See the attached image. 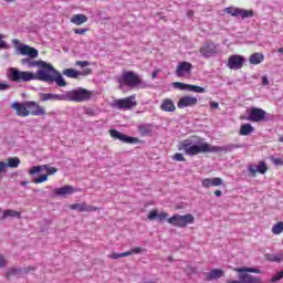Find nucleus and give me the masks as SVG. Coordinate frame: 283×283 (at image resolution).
Segmentation results:
<instances>
[{
    "label": "nucleus",
    "instance_id": "48",
    "mask_svg": "<svg viewBox=\"0 0 283 283\" xmlns=\"http://www.w3.org/2000/svg\"><path fill=\"white\" fill-rule=\"evenodd\" d=\"M6 266H8V259L3 254H0V269H6Z\"/></svg>",
    "mask_w": 283,
    "mask_h": 283
},
{
    "label": "nucleus",
    "instance_id": "45",
    "mask_svg": "<svg viewBox=\"0 0 283 283\" xmlns=\"http://www.w3.org/2000/svg\"><path fill=\"white\" fill-rule=\"evenodd\" d=\"M248 170H249V174L252 178H255L256 174H258V166H253V165H250L248 167Z\"/></svg>",
    "mask_w": 283,
    "mask_h": 283
},
{
    "label": "nucleus",
    "instance_id": "20",
    "mask_svg": "<svg viewBox=\"0 0 283 283\" xmlns=\"http://www.w3.org/2000/svg\"><path fill=\"white\" fill-rule=\"evenodd\" d=\"M222 185H224V180L220 177L206 178L201 180V186L205 189H209L210 187H220Z\"/></svg>",
    "mask_w": 283,
    "mask_h": 283
},
{
    "label": "nucleus",
    "instance_id": "64",
    "mask_svg": "<svg viewBox=\"0 0 283 283\" xmlns=\"http://www.w3.org/2000/svg\"><path fill=\"white\" fill-rule=\"evenodd\" d=\"M279 143H283V136L279 137Z\"/></svg>",
    "mask_w": 283,
    "mask_h": 283
},
{
    "label": "nucleus",
    "instance_id": "47",
    "mask_svg": "<svg viewBox=\"0 0 283 283\" xmlns=\"http://www.w3.org/2000/svg\"><path fill=\"white\" fill-rule=\"evenodd\" d=\"M174 160H177V163H185V156L181 153H176L174 155Z\"/></svg>",
    "mask_w": 283,
    "mask_h": 283
},
{
    "label": "nucleus",
    "instance_id": "60",
    "mask_svg": "<svg viewBox=\"0 0 283 283\" xmlns=\"http://www.w3.org/2000/svg\"><path fill=\"white\" fill-rule=\"evenodd\" d=\"M214 196H217V198H220V196H222V191L216 190V191H214Z\"/></svg>",
    "mask_w": 283,
    "mask_h": 283
},
{
    "label": "nucleus",
    "instance_id": "13",
    "mask_svg": "<svg viewBox=\"0 0 283 283\" xmlns=\"http://www.w3.org/2000/svg\"><path fill=\"white\" fill-rule=\"evenodd\" d=\"M109 134L112 138H115V140H120L122 143H127L128 145H134L135 143H138V138L129 137L116 129H112Z\"/></svg>",
    "mask_w": 283,
    "mask_h": 283
},
{
    "label": "nucleus",
    "instance_id": "22",
    "mask_svg": "<svg viewBox=\"0 0 283 283\" xmlns=\"http://www.w3.org/2000/svg\"><path fill=\"white\" fill-rule=\"evenodd\" d=\"M70 209H72L73 211H80V212L98 211V208L96 206H90L87 203H73L70 206Z\"/></svg>",
    "mask_w": 283,
    "mask_h": 283
},
{
    "label": "nucleus",
    "instance_id": "62",
    "mask_svg": "<svg viewBox=\"0 0 283 283\" xmlns=\"http://www.w3.org/2000/svg\"><path fill=\"white\" fill-rule=\"evenodd\" d=\"M187 17H189V18L193 17V11H192V10H189V11L187 12Z\"/></svg>",
    "mask_w": 283,
    "mask_h": 283
},
{
    "label": "nucleus",
    "instance_id": "55",
    "mask_svg": "<svg viewBox=\"0 0 283 283\" xmlns=\"http://www.w3.org/2000/svg\"><path fill=\"white\" fill-rule=\"evenodd\" d=\"M7 168H8V164L0 161V174L6 171Z\"/></svg>",
    "mask_w": 283,
    "mask_h": 283
},
{
    "label": "nucleus",
    "instance_id": "39",
    "mask_svg": "<svg viewBox=\"0 0 283 283\" xmlns=\"http://www.w3.org/2000/svg\"><path fill=\"white\" fill-rule=\"evenodd\" d=\"M283 232V222L280 221L276 224H274L272 227V233H274V235H280V233Z\"/></svg>",
    "mask_w": 283,
    "mask_h": 283
},
{
    "label": "nucleus",
    "instance_id": "28",
    "mask_svg": "<svg viewBox=\"0 0 283 283\" xmlns=\"http://www.w3.org/2000/svg\"><path fill=\"white\" fill-rule=\"evenodd\" d=\"M25 273V269L23 268H9L6 271V277L10 280V277H14V275H23Z\"/></svg>",
    "mask_w": 283,
    "mask_h": 283
},
{
    "label": "nucleus",
    "instance_id": "16",
    "mask_svg": "<svg viewBox=\"0 0 283 283\" xmlns=\"http://www.w3.org/2000/svg\"><path fill=\"white\" fill-rule=\"evenodd\" d=\"M11 109L15 111L17 116H22V117L30 116L28 102H23V103L14 102L11 104Z\"/></svg>",
    "mask_w": 283,
    "mask_h": 283
},
{
    "label": "nucleus",
    "instance_id": "27",
    "mask_svg": "<svg viewBox=\"0 0 283 283\" xmlns=\"http://www.w3.org/2000/svg\"><path fill=\"white\" fill-rule=\"evenodd\" d=\"M34 59L36 57H24L21 60L22 65H27V67L32 69V67H39V65H42V61H35Z\"/></svg>",
    "mask_w": 283,
    "mask_h": 283
},
{
    "label": "nucleus",
    "instance_id": "61",
    "mask_svg": "<svg viewBox=\"0 0 283 283\" xmlns=\"http://www.w3.org/2000/svg\"><path fill=\"white\" fill-rule=\"evenodd\" d=\"M151 78H158V71L153 72Z\"/></svg>",
    "mask_w": 283,
    "mask_h": 283
},
{
    "label": "nucleus",
    "instance_id": "15",
    "mask_svg": "<svg viewBox=\"0 0 283 283\" xmlns=\"http://www.w3.org/2000/svg\"><path fill=\"white\" fill-rule=\"evenodd\" d=\"M27 107L29 109V116H45V108L39 105L36 102H28Z\"/></svg>",
    "mask_w": 283,
    "mask_h": 283
},
{
    "label": "nucleus",
    "instance_id": "41",
    "mask_svg": "<svg viewBox=\"0 0 283 283\" xmlns=\"http://www.w3.org/2000/svg\"><path fill=\"white\" fill-rule=\"evenodd\" d=\"M143 251H145V249L138 247L127 251L126 254H127V258H129V255H138V253H143Z\"/></svg>",
    "mask_w": 283,
    "mask_h": 283
},
{
    "label": "nucleus",
    "instance_id": "7",
    "mask_svg": "<svg viewBox=\"0 0 283 283\" xmlns=\"http://www.w3.org/2000/svg\"><path fill=\"white\" fill-rule=\"evenodd\" d=\"M196 222V218L193 214H174L168 219V224H171L172 227H179L180 229H185L188 224H193Z\"/></svg>",
    "mask_w": 283,
    "mask_h": 283
},
{
    "label": "nucleus",
    "instance_id": "38",
    "mask_svg": "<svg viewBox=\"0 0 283 283\" xmlns=\"http://www.w3.org/2000/svg\"><path fill=\"white\" fill-rule=\"evenodd\" d=\"M21 165V159L19 157H12L7 160V167H10L11 169H17Z\"/></svg>",
    "mask_w": 283,
    "mask_h": 283
},
{
    "label": "nucleus",
    "instance_id": "42",
    "mask_svg": "<svg viewBox=\"0 0 283 283\" xmlns=\"http://www.w3.org/2000/svg\"><path fill=\"white\" fill-rule=\"evenodd\" d=\"M188 92H196L197 94H205V87L190 84Z\"/></svg>",
    "mask_w": 283,
    "mask_h": 283
},
{
    "label": "nucleus",
    "instance_id": "33",
    "mask_svg": "<svg viewBox=\"0 0 283 283\" xmlns=\"http://www.w3.org/2000/svg\"><path fill=\"white\" fill-rule=\"evenodd\" d=\"M249 61L251 65H260L264 61V54L262 53H253L250 55Z\"/></svg>",
    "mask_w": 283,
    "mask_h": 283
},
{
    "label": "nucleus",
    "instance_id": "40",
    "mask_svg": "<svg viewBox=\"0 0 283 283\" xmlns=\"http://www.w3.org/2000/svg\"><path fill=\"white\" fill-rule=\"evenodd\" d=\"M189 86H190V84H185L182 82L172 83V87H175V90H181V91H188L189 92Z\"/></svg>",
    "mask_w": 283,
    "mask_h": 283
},
{
    "label": "nucleus",
    "instance_id": "24",
    "mask_svg": "<svg viewBox=\"0 0 283 283\" xmlns=\"http://www.w3.org/2000/svg\"><path fill=\"white\" fill-rule=\"evenodd\" d=\"M156 218L159 220V222H165V220L169 219V213L167 212L158 213V210L154 209L148 213V220H155Z\"/></svg>",
    "mask_w": 283,
    "mask_h": 283
},
{
    "label": "nucleus",
    "instance_id": "56",
    "mask_svg": "<svg viewBox=\"0 0 283 283\" xmlns=\"http://www.w3.org/2000/svg\"><path fill=\"white\" fill-rule=\"evenodd\" d=\"M8 48H10V45H8L6 41L0 40V49L8 50Z\"/></svg>",
    "mask_w": 283,
    "mask_h": 283
},
{
    "label": "nucleus",
    "instance_id": "23",
    "mask_svg": "<svg viewBox=\"0 0 283 283\" xmlns=\"http://www.w3.org/2000/svg\"><path fill=\"white\" fill-rule=\"evenodd\" d=\"M40 101H65V92L62 94L42 93L40 94Z\"/></svg>",
    "mask_w": 283,
    "mask_h": 283
},
{
    "label": "nucleus",
    "instance_id": "19",
    "mask_svg": "<svg viewBox=\"0 0 283 283\" xmlns=\"http://www.w3.org/2000/svg\"><path fill=\"white\" fill-rule=\"evenodd\" d=\"M191 70H193V65L189 62H180L177 65L176 75L179 77L187 76V74H191Z\"/></svg>",
    "mask_w": 283,
    "mask_h": 283
},
{
    "label": "nucleus",
    "instance_id": "59",
    "mask_svg": "<svg viewBox=\"0 0 283 283\" xmlns=\"http://www.w3.org/2000/svg\"><path fill=\"white\" fill-rule=\"evenodd\" d=\"M24 269V273H30V271H34V268L29 266V268H22Z\"/></svg>",
    "mask_w": 283,
    "mask_h": 283
},
{
    "label": "nucleus",
    "instance_id": "9",
    "mask_svg": "<svg viewBox=\"0 0 283 283\" xmlns=\"http://www.w3.org/2000/svg\"><path fill=\"white\" fill-rule=\"evenodd\" d=\"M136 95H130L128 97L115 99L113 102V107H116V109H133V107H136Z\"/></svg>",
    "mask_w": 283,
    "mask_h": 283
},
{
    "label": "nucleus",
    "instance_id": "11",
    "mask_svg": "<svg viewBox=\"0 0 283 283\" xmlns=\"http://www.w3.org/2000/svg\"><path fill=\"white\" fill-rule=\"evenodd\" d=\"M248 120L252 123H262V120H266V112L262 108L252 107L249 109Z\"/></svg>",
    "mask_w": 283,
    "mask_h": 283
},
{
    "label": "nucleus",
    "instance_id": "54",
    "mask_svg": "<svg viewBox=\"0 0 283 283\" xmlns=\"http://www.w3.org/2000/svg\"><path fill=\"white\" fill-rule=\"evenodd\" d=\"M90 74H92V69H84V70L81 72V75H83V76H87V75H90Z\"/></svg>",
    "mask_w": 283,
    "mask_h": 283
},
{
    "label": "nucleus",
    "instance_id": "30",
    "mask_svg": "<svg viewBox=\"0 0 283 283\" xmlns=\"http://www.w3.org/2000/svg\"><path fill=\"white\" fill-rule=\"evenodd\" d=\"M71 23H74L75 25H83V23H87V15L83 13L74 14L71 18Z\"/></svg>",
    "mask_w": 283,
    "mask_h": 283
},
{
    "label": "nucleus",
    "instance_id": "3",
    "mask_svg": "<svg viewBox=\"0 0 283 283\" xmlns=\"http://www.w3.org/2000/svg\"><path fill=\"white\" fill-rule=\"evenodd\" d=\"M118 83H119V90H123V87H125V85H127V87H140V85H143V80L140 78V76H138V74L134 73L133 71H127V72H123L120 77L118 78Z\"/></svg>",
    "mask_w": 283,
    "mask_h": 283
},
{
    "label": "nucleus",
    "instance_id": "5",
    "mask_svg": "<svg viewBox=\"0 0 283 283\" xmlns=\"http://www.w3.org/2000/svg\"><path fill=\"white\" fill-rule=\"evenodd\" d=\"M234 271L239 273V280L242 283H262L260 277H255L249 273H262V270L255 268H235Z\"/></svg>",
    "mask_w": 283,
    "mask_h": 283
},
{
    "label": "nucleus",
    "instance_id": "50",
    "mask_svg": "<svg viewBox=\"0 0 283 283\" xmlns=\"http://www.w3.org/2000/svg\"><path fill=\"white\" fill-rule=\"evenodd\" d=\"M273 165H276V167L283 166V160L277 157H272Z\"/></svg>",
    "mask_w": 283,
    "mask_h": 283
},
{
    "label": "nucleus",
    "instance_id": "14",
    "mask_svg": "<svg viewBox=\"0 0 283 283\" xmlns=\"http://www.w3.org/2000/svg\"><path fill=\"white\" fill-rule=\"evenodd\" d=\"M200 54L205 59H209L214 54H218V46L213 42H207L200 48Z\"/></svg>",
    "mask_w": 283,
    "mask_h": 283
},
{
    "label": "nucleus",
    "instance_id": "26",
    "mask_svg": "<svg viewBox=\"0 0 283 283\" xmlns=\"http://www.w3.org/2000/svg\"><path fill=\"white\" fill-rule=\"evenodd\" d=\"M160 109L161 112H176V104H174V101H171V98H165L161 102Z\"/></svg>",
    "mask_w": 283,
    "mask_h": 283
},
{
    "label": "nucleus",
    "instance_id": "12",
    "mask_svg": "<svg viewBox=\"0 0 283 283\" xmlns=\"http://www.w3.org/2000/svg\"><path fill=\"white\" fill-rule=\"evenodd\" d=\"M244 61H247V59L240 54L230 55L228 59V67L230 70H242Z\"/></svg>",
    "mask_w": 283,
    "mask_h": 283
},
{
    "label": "nucleus",
    "instance_id": "32",
    "mask_svg": "<svg viewBox=\"0 0 283 283\" xmlns=\"http://www.w3.org/2000/svg\"><path fill=\"white\" fill-rule=\"evenodd\" d=\"M138 132L142 136H149L154 132V125L143 124L138 126Z\"/></svg>",
    "mask_w": 283,
    "mask_h": 283
},
{
    "label": "nucleus",
    "instance_id": "17",
    "mask_svg": "<svg viewBox=\"0 0 283 283\" xmlns=\"http://www.w3.org/2000/svg\"><path fill=\"white\" fill-rule=\"evenodd\" d=\"M198 105V98L193 96H184L177 103L179 109H185V107H195Z\"/></svg>",
    "mask_w": 283,
    "mask_h": 283
},
{
    "label": "nucleus",
    "instance_id": "35",
    "mask_svg": "<svg viewBox=\"0 0 283 283\" xmlns=\"http://www.w3.org/2000/svg\"><path fill=\"white\" fill-rule=\"evenodd\" d=\"M253 132H255V128H253V126H251V124H243L241 125L240 128V136H249L251 134H253Z\"/></svg>",
    "mask_w": 283,
    "mask_h": 283
},
{
    "label": "nucleus",
    "instance_id": "49",
    "mask_svg": "<svg viewBox=\"0 0 283 283\" xmlns=\"http://www.w3.org/2000/svg\"><path fill=\"white\" fill-rule=\"evenodd\" d=\"M282 277H283V271L277 272V274L271 279V282H280Z\"/></svg>",
    "mask_w": 283,
    "mask_h": 283
},
{
    "label": "nucleus",
    "instance_id": "63",
    "mask_svg": "<svg viewBox=\"0 0 283 283\" xmlns=\"http://www.w3.org/2000/svg\"><path fill=\"white\" fill-rule=\"evenodd\" d=\"M228 283H242V280H240V281H235V280H233V281H228Z\"/></svg>",
    "mask_w": 283,
    "mask_h": 283
},
{
    "label": "nucleus",
    "instance_id": "10",
    "mask_svg": "<svg viewBox=\"0 0 283 283\" xmlns=\"http://www.w3.org/2000/svg\"><path fill=\"white\" fill-rule=\"evenodd\" d=\"M223 12H227L230 17H241V19H249L250 17H253L252 10L249 11L238 7H227Z\"/></svg>",
    "mask_w": 283,
    "mask_h": 283
},
{
    "label": "nucleus",
    "instance_id": "31",
    "mask_svg": "<svg viewBox=\"0 0 283 283\" xmlns=\"http://www.w3.org/2000/svg\"><path fill=\"white\" fill-rule=\"evenodd\" d=\"M50 83H56L59 87H65V85H67V82H65L63 75H61L59 71H55V74L53 75Z\"/></svg>",
    "mask_w": 283,
    "mask_h": 283
},
{
    "label": "nucleus",
    "instance_id": "25",
    "mask_svg": "<svg viewBox=\"0 0 283 283\" xmlns=\"http://www.w3.org/2000/svg\"><path fill=\"white\" fill-rule=\"evenodd\" d=\"M73 191H74V187H72V186H63L61 188H55L53 190V193H54V196L63 197V196L72 195Z\"/></svg>",
    "mask_w": 283,
    "mask_h": 283
},
{
    "label": "nucleus",
    "instance_id": "43",
    "mask_svg": "<svg viewBox=\"0 0 283 283\" xmlns=\"http://www.w3.org/2000/svg\"><path fill=\"white\" fill-rule=\"evenodd\" d=\"M108 258H111V260H118V258H127V252H124V253L113 252L112 254L108 255Z\"/></svg>",
    "mask_w": 283,
    "mask_h": 283
},
{
    "label": "nucleus",
    "instance_id": "34",
    "mask_svg": "<svg viewBox=\"0 0 283 283\" xmlns=\"http://www.w3.org/2000/svg\"><path fill=\"white\" fill-rule=\"evenodd\" d=\"M220 277H224V271L221 269H213L208 274V280H220Z\"/></svg>",
    "mask_w": 283,
    "mask_h": 283
},
{
    "label": "nucleus",
    "instance_id": "46",
    "mask_svg": "<svg viewBox=\"0 0 283 283\" xmlns=\"http://www.w3.org/2000/svg\"><path fill=\"white\" fill-rule=\"evenodd\" d=\"M46 180H48V175H42L39 178H35L33 182H35V185H41V182H45Z\"/></svg>",
    "mask_w": 283,
    "mask_h": 283
},
{
    "label": "nucleus",
    "instance_id": "4",
    "mask_svg": "<svg viewBox=\"0 0 283 283\" xmlns=\"http://www.w3.org/2000/svg\"><path fill=\"white\" fill-rule=\"evenodd\" d=\"M38 67L39 70L34 73L35 81H43L44 83H50L53 76L56 74V69L52 66V64H48L46 62H41Z\"/></svg>",
    "mask_w": 283,
    "mask_h": 283
},
{
    "label": "nucleus",
    "instance_id": "57",
    "mask_svg": "<svg viewBox=\"0 0 283 283\" xmlns=\"http://www.w3.org/2000/svg\"><path fill=\"white\" fill-rule=\"evenodd\" d=\"M211 109H218L220 107V104L218 102H210Z\"/></svg>",
    "mask_w": 283,
    "mask_h": 283
},
{
    "label": "nucleus",
    "instance_id": "18",
    "mask_svg": "<svg viewBox=\"0 0 283 283\" xmlns=\"http://www.w3.org/2000/svg\"><path fill=\"white\" fill-rule=\"evenodd\" d=\"M43 169L46 170L48 176H54V174H56V171H59V169H56L54 167H50L48 165H42V166H33L29 170V174H30V176H34V174H41V171H43Z\"/></svg>",
    "mask_w": 283,
    "mask_h": 283
},
{
    "label": "nucleus",
    "instance_id": "2",
    "mask_svg": "<svg viewBox=\"0 0 283 283\" xmlns=\"http://www.w3.org/2000/svg\"><path fill=\"white\" fill-rule=\"evenodd\" d=\"M90 98H92V91L83 87L64 92V101L67 102L83 103L85 101H90Z\"/></svg>",
    "mask_w": 283,
    "mask_h": 283
},
{
    "label": "nucleus",
    "instance_id": "8",
    "mask_svg": "<svg viewBox=\"0 0 283 283\" xmlns=\"http://www.w3.org/2000/svg\"><path fill=\"white\" fill-rule=\"evenodd\" d=\"M13 45H19L18 51L22 56H30V59H39V50L28 45L21 44L18 39L12 40Z\"/></svg>",
    "mask_w": 283,
    "mask_h": 283
},
{
    "label": "nucleus",
    "instance_id": "6",
    "mask_svg": "<svg viewBox=\"0 0 283 283\" xmlns=\"http://www.w3.org/2000/svg\"><path fill=\"white\" fill-rule=\"evenodd\" d=\"M9 78L13 83H30V81H35L33 72L20 71L15 67L9 70Z\"/></svg>",
    "mask_w": 283,
    "mask_h": 283
},
{
    "label": "nucleus",
    "instance_id": "36",
    "mask_svg": "<svg viewBox=\"0 0 283 283\" xmlns=\"http://www.w3.org/2000/svg\"><path fill=\"white\" fill-rule=\"evenodd\" d=\"M266 260L270 262H283V252L268 253L265 254Z\"/></svg>",
    "mask_w": 283,
    "mask_h": 283
},
{
    "label": "nucleus",
    "instance_id": "29",
    "mask_svg": "<svg viewBox=\"0 0 283 283\" xmlns=\"http://www.w3.org/2000/svg\"><path fill=\"white\" fill-rule=\"evenodd\" d=\"M8 218L21 219V212L12 209L4 210L0 217V220H8Z\"/></svg>",
    "mask_w": 283,
    "mask_h": 283
},
{
    "label": "nucleus",
    "instance_id": "51",
    "mask_svg": "<svg viewBox=\"0 0 283 283\" xmlns=\"http://www.w3.org/2000/svg\"><path fill=\"white\" fill-rule=\"evenodd\" d=\"M7 90H10V84L0 83V92H6Z\"/></svg>",
    "mask_w": 283,
    "mask_h": 283
},
{
    "label": "nucleus",
    "instance_id": "44",
    "mask_svg": "<svg viewBox=\"0 0 283 283\" xmlns=\"http://www.w3.org/2000/svg\"><path fill=\"white\" fill-rule=\"evenodd\" d=\"M266 170H268V168H266V164H264V161H261L259 164V166H256L258 174H266Z\"/></svg>",
    "mask_w": 283,
    "mask_h": 283
},
{
    "label": "nucleus",
    "instance_id": "1",
    "mask_svg": "<svg viewBox=\"0 0 283 283\" xmlns=\"http://www.w3.org/2000/svg\"><path fill=\"white\" fill-rule=\"evenodd\" d=\"M179 149H182L187 156H198V154L211 153V145L207 143L191 145L190 140H184L180 143Z\"/></svg>",
    "mask_w": 283,
    "mask_h": 283
},
{
    "label": "nucleus",
    "instance_id": "21",
    "mask_svg": "<svg viewBox=\"0 0 283 283\" xmlns=\"http://www.w3.org/2000/svg\"><path fill=\"white\" fill-rule=\"evenodd\" d=\"M211 153L218 154L220 151H233V149H242V144H228L226 146H211Z\"/></svg>",
    "mask_w": 283,
    "mask_h": 283
},
{
    "label": "nucleus",
    "instance_id": "53",
    "mask_svg": "<svg viewBox=\"0 0 283 283\" xmlns=\"http://www.w3.org/2000/svg\"><path fill=\"white\" fill-rule=\"evenodd\" d=\"M90 29H74L75 34H85Z\"/></svg>",
    "mask_w": 283,
    "mask_h": 283
},
{
    "label": "nucleus",
    "instance_id": "52",
    "mask_svg": "<svg viewBox=\"0 0 283 283\" xmlns=\"http://www.w3.org/2000/svg\"><path fill=\"white\" fill-rule=\"evenodd\" d=\"M76 65H80V67H87L90 65L88 61H77Z\"/></svg>",
    "mask_w": 283,
    "mask_h": 283
},
{
    "label": "nucleus",
    "instance_id": "37",
    "mask_svg": "<svg viewBox=\"0 0 283 283\" xmlns=\"http://www.w3.org/2000/svg\"><path fill=\"white\" fill-rule=\"evenodd\" d=\"M62 74L64 76H67L69 78H78L81 76V72L74 70V69H65Z\"/></svg>",
    "mask_w": 283,
    "mask_h": 283
},
{
    "label": "nucleus",
    "instance_id": "58",
    "mask_svg": "<svg viewBox=\"0 0 283 283\" xmlns=\"http://www.w3.org/2000/svg\"><path fill=\"white\" fill-rule=\"evenodd\" d=\"M261 81H262V85H264V86L269 85V77L262 76Z\"/></svg>",
    "mask_w": 283,
    "mask_h": 283
}]
</instances>
